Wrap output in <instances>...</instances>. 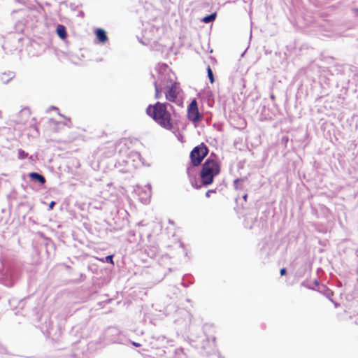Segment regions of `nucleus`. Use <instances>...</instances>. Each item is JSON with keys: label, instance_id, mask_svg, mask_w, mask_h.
Masks as SVG:
<instances>
[{"label": "nucleus", "instance_id": "nucleus-14", "mask_svg": "<svg viewBox=\"0 0 358 358\" xmlns=\"http://www.w3.org/2000/svg\"><path fill=\"white\" fill-rule=\"evenodd\" d=\"M56 34L62 40L67 38L66 28L64 25L58 24L56 27Z\"/></svg>", "mask_w": 358, "mask_h": 358}, {"label": "nucleus", "instance_id": "nucleus-23", "mask_svg": "<svg viewBox=\"0 0 358 358\" xmlns=\"http://www.w3.org/2000/svg\"><path fill=\"white\" fill-rule=\"evenodd\" d=\"M29 157V153L22 149L17 150V158L19 159H25Z\"/></svg>", "mask_w": 358, "mask_h": 358}, {"label": "nucleus", "instance_id": "nucleus-43", "mask_svg": "<svg viewBox=\"0 0 358 358\" xmlns=\"http://www.w3.org/2000/svg\"><path fill=\"white\" fill-rule=\"evenodd\" d=\"M84 15L83 12V11H81V12H80V15Z\"/></svg>", "mask_w": 358, "mask_h": 358}, {"label": "nucleus", "instance_id": "nucleus-41", "mask_svg": "<svg viewBox=\"0 0 358 358\" xmlns=\"http://www.w3.org/2000/svg\"><path fill=\"white\" fill-rule=\"evenodd\" d=\"M50 120H51V121H52L55 124H57V121L53 120L52 119H51Z\"/></svg>", "mask_w": 358, "mask_h": 358}, {"label": "nucleus", "instance_id": "nucleus-33", "mask_svg": "<svg viewBox=\"0 0 358 358\" xmlns=\"http://www.w3.org/2000/svg\"><path fill=\"white\" fill-rule=\"evenodd\" d=\"M46 245L55 248V243L50 239L48 240V243H46Z\"/></svg>", "mask_w": 358, "mask_h": 358}, {"label": "nucleus", "instance_id": "nucleus-16", "mask_svg": "<svg viewBox=\"0 0 358 358\" xmlns=\"http://www.w3.org/2000/svg\"><path fill=\"white\" fill-rule=\"evenodd\" d=\"M156 71H157V74H159L160 72L162 73H171L169 66L164 63L158 64L157 66L156 67Z\"/></svg>", "mask_w": 358, "mask_h": 358}, {"label": "nucleus", "instance_id": "nucleus-6", "mask_svg": "<svg viewBox=\"0 0 358 358\" xmlns=\"http://www.w3.org/2000/svg\"><path fill=\"white\" fill-rule=\"evenodd\" d=\"M164 94L166 100L176 103L177 106L181 108L183 107V100L179 98L180 89L178 84L171 85L170 87L164 88Z\"/></svg>", "mask_w": 358, "mask_h": 358}, {"label": "nucleus", "instance_id": "nucleus-22", "mask_svg": "<svg viewBox=\"0 0 358 358\" xmlns=\"http://www.w3.org/2000/svg\"><path fill=\"white\" fill-rule=\"evenodd\" d=\"M206 71H207V76L209 79V81L210 83L213 84L215 82V76H214L213 70L209 65L207 66Z\"/></svg>", "mask_w": 358, "mask_h": 358}, {"label": "nucleus", "instance_id": "nucleus-29", "mask_svg": "<svg viewBox=\"0 0 358 358\" xmlns=\"http://www.w3.org/2000/svg\"><path fill=\"white\" fill-rule=\"evenodd\" d=\"M287 273V270L285 267H282L280 269V274L281 276L285 275Z\"/></svg>", "mask_w": 358, "mask_h": 358}, {"label": "nucleus", "instance_id": "nucleus-18", "mask_svg": "<svg viewBox=\"0 0 358 358\" xmlns=\"http://www.w3.org/2000/svg\"><path fill=\"white\" fill-rule=\"evenodd\" d=\"M15 77V73L13 71H9L8 73H3L1 76V80L2 83L6 84L10 80H12Z\"/></svg>", "mask_w": 358, "mask_h": 358}, {"label": "nucleus", "instance_id": "nucleus-12", "mask_svg": "<svg viewBox=\"0 0 358 358\" xmlns=\"http://www.w3.org/2000/svg\"><path fill=\"white\" fill-rule=\"evenodd\" d=\"M94 34L99 43L105 44L108 41L107 33L105 29L102 28H96Z\"/></svg>", "mask_w": 358, "mask_h": 358}, {"label": "nucleus", "instance_id": "nucleus-36", "mask_svg": "<svg viewBox=\"0 0 358 358\" xmlns=\"http://www.w3.org/2000/svg\"><path fill=\"white\" fill-rule=\"evenodd\" d=\"M248 195L247 193H245L242 195V199L245 201H247V199H248Z\"/></svg>", "mask_w": 358, "mask_h": 358}, {"label": "nucleus", "instance_id": "nucleus-45", "mask_svg": "<svg viewBox=\"0 0 358 358\" xmlns=\"http://www.w3.org/2000/svg\"><path fill=\"white\" fill-rule=\"evenodd\" d=\"M271 99H274V96L273 95H271Z\"/></svg>", "mask_w": 358, "mask_h": 358}, {"label": "nucleus", "instance_id": "nucleus-8", "mask_svg": "<svg viewBox=\"0 0 358 358\" xmlns=\"http://www.w3.org/2000/svg\"><path fill=\"white\" fill-rule=\"evenodd\" d=\"M120 331L113 327H108L105 332V337L107 341L112 343H122L120 338Z\"/></svg>", "mask_w": 358, "mask_h": 358}, {"label": "nucleus", "instance_id": "nucleus-44", "mask_svg": "<svg viewBox=\"0 0 358 358\" xmlns=\"http://www.w3.org/2000/svg\"><path fill=\"white\" fill-rule=\"evenodd\" d=\"M249 227V229H251L252 228V225H250V227Z\"/></svg>", "mask_w": 358, "mask_h": 358}, {"label": "nucleus", "instance_id": "nucleus-17", "mask_svg": "<svg viewBox=\"0 0 358 358\" xmlns=\"http://www.w3.org/2000/svg\"><path fill=\"white\" fill-rule=\"evenodd\" d=\"M216 17H217V13L213 12V13H211L210 14H208V15H206V16H204L201 19V22L205 24H210V23H212L215 20Z\"/></svg>", "mask_w": 358, "mask_h": 358}, {"label": "nucleus", "instance_id": "nucleus-15", "mask_svg": "<svg viewBox=\"0 0 358 358\" xmlns=\"http://www.w3.org/2000/svg\"><path fill=\"white\" fill-rule=\"evenodd\" d=\"M194 278L191 274H185L182 276L181 285L184 287H188L194 283Z\"/></svg>", "mask_w": 358, "mask_h": 358}, {"label": "nucleus", "instance_id": "nucleus-1", "mask_svg": "<svg viewBox=\"0 0 358 358\" xmlns=\"http://www.w3.org/2000/svg\"><path fill=\"white\" fill-rule=\"evenodd\" d=\"M146 114L167 130H173L180 122V116L176 113L174 106L167 102L157 101L155 104L148 105Z\"/></svg>", "mask_w": 358, "mask_h": 358}, {"label": "nucleus", "instance_id": "nucleus-39", "mask_svg": "<svg viewBox=\"0 0 358 358\" xmlns=\"http://www.w3.org/2000/svg\"><path fill=\"white\" fill-rule=\"evenodd\" d=\"M19 304H20V306H21L22 307V306H23V305H24V303H23V301H20L19 302Z\"/></svg>", "mask_w": 358, "mask_h": 358}, {"label": "nucleus", "instance_id": "nucleus-21", "mask_svg": "<svg viewBox=\"0 0 358 358\" xmlns=\"http://www.w3.org/2000/svg\"><path fill=\"white\" fill-rule=\"evenodd\" d=\"M153 85L155 86V99H160L162 96V90H160V87H159L160 85H159V84H158V81L155 80L153 82Z\"/></svg>", "mask_w": 358, "mask_h": 358}, {"label": "nucleus", "instance_id": "nucleus-13", "mask_svg": "<svg viewBox=\"0 0 358 358\" xmlns=\"http://www.w3.org/2000/svg\"><path fill=\"white\" fill-rule=\"evenodd\" d=\"M29 115V109L28 108H24L18 113L15 121L20 124H24L27 122Z\"/></svg>", "mask_w": 358, "mask_h": 358}, {"label": "nucleus", "instance_id": "nucleus-31", "mask_svg": "<svg viewBox=\"0 0 358 358\" xmlns=\"http://www.w3.org/2000/svg\"><path fill=\"white\" fill-rule=\"evenodd\" d=\"M0 353L1 354H6L7 353V350L1 343H0Z\"/></svg>", "mask_w": 358, "mask_h": 358}, {"label": "nucleus", "instance_id": "nucleus-26", "mask_svg": "<svg viewBox=\"0 0 358 358\" xmlns=\"http://www.w3.org/2000/svg\"><path fill=\"white\" fill-rule=\"evenodd\" d=\"M151 189H152V187H151V185L150 183L147 184L145 186V194L146 196H150L151 195Z\"/></svg>", "mask_w": 358, "mask_h": 358}, {"label": "nucleus", "instance_id": "nucleus-35", "mask_svg": "<svg viewBox=\"0 0 358 358\" xmlns=\"http://www.w3.org/2000/svg\"><path fill=\"white\" fill-rule=\"evenodd\" d=\"M29 159V161L30 162H34L35 161V158L33 155H29V157H27Z\"/></svg>", "mask_w": 358, "mask_h": 358}, {"label": "nucleus", "instance_id": "nucleus-40", "mask_svg": "<svg viewBox=\"0 0 358 358\" xmlns=\"http://www.w3.org/2000/svg\"><path fill=\"white\" fill-rule=\"evenodd\" d=\"M314 283H315V285H318V280H315Z\"/></svg>", "mask_w": 358, "mask_h": 358}, {"label": "nucleus", "instance_id": "nucleus-9", "mask_svg": "<svg viewBox=\"0 0 358 358\" xmlns=\"http://www.w3.org/2000/svg\"><path fill=\"white\" fill-rule=\"evenodd\" d=\"M173 73H162L161 72L158 74V83L159 82L160 87L163 89L170 87L171 85H176V83L173 81Z\"/></svg>", "mask_w": 358, "mask_h": 358}, {"label": "nucleus", "instance_id": "nucleus-20", "mask_svg": "<svg viewBox=\"0 0 358 358\" xmlns=\"http://www.w3.org/2000/svg\"><path fill=\"white\" fill-rule=\"evenodd\" d=\"M246 180V178H238L234 180V186L236 189H243V182Z\"/></svg>", "mask_w": 358, "mask_h": 358}, {"label": "nucleus", "instance_id": "nucleus-4", "mask_svg": "<svg viewBox=\"0 0 358 358\" xmlns=\"http://www.w3.org/2000/svg\"><path fill=\"white\" fill-rule=\"evenodd\" d=\"M187 118L190 121L195 128L201 126L203 116L199 112L197 101L194 99L187 108Z\"/></svg>", "mask_w": 358, "mask_h": 358}, {"label": "nucleus", "instance_id": "nucleus-32", "mask_svg": "<svg viewBox=\"0 0 358 358\" xmlns=\"http://www.w3.org/2000/svg\"><path fill=\"white\" fill-rule=\"evenodd\" d=\"M301 285L302 287H306V288H308L309 289H313V288H312L310 285L306 284V281L301 282Z\"/></svg>", "mask_w": 358, "mask_h": 358}, {"label": "nucleus", "instance_id": "nucleus-28", "mask_svg": "<svg viewBox=\"0 0 358 358\" xmlns=\"http://www.w3.org/2000/svg\"><path fill=\"white\" fill-rule=\"evenodd\" d=\"M216 192V189H208L206 192V196L207 198H209L210 196V194H213V193H215Z\"/></svg>", "mask_w": 358, "mask_h": 358}, {"label": "nucleus", "instance_id": "nucleus-27", "mask_svg": "<svg viewBox=\"0 0 358 358\" xmlns=\"http://www.w3.org/2000/svg\"><path fill=\"white\" fill-rule=\"evenodd\" d=\"M207 99H208V106H212L213 105L211 103H210V101H211L213 103L214 102V95L212 93V92H208L207 93Z\"/></svg>", "mask_w": 358, "mask_h": 358}, {"label": "nucleus", "instance_id": "nucleus-3", "mask_svg": "<svg viewBox=\"0 0 358 358\" xmlns=\"http://www.w3.org/2000/svg\"><path fill=\"white\" fill-rule=\"evenodd\" d=\"M19 271L15 266L8 262H2L0 270V281L6 287H13L18 278Z\"/></svg>", "mask_w": 358, "mask_h": 358}, {"label": "nucleus", "instance_id": "nucleus-7", "mask_svg": "<svg viewBox=\"0 0 358 358\" xmlns=\"http://www.w3.org/2000/svg\"><path fill=\"white\" fill-rule=\"evenodd\" d=\"M199 166H194L191 161L187 165V174L188 176L189 180L192 186L196 189H201L200 182H199Z\"/></svg>", "mask_w": 358, "mask_h": 358}, {"label": "nucleus", "instance_id": "nucleus-30", "mask_svg": "<svg viewBox=\"0 0 358 358\" xmlns=\"http://www.w3.org/2000/svg\"><path fill=\"white\" fill-rule=\"evenodd\" d=\"M55 204H56V201H52L49 203V205H48V210H52V209H53V208H54V206H55Z\"/></svg>", "mask_w": 358, "mask_h": 358}, {"label": "nucleus", "instance_id": "nucleus-11", "mask_svg": "<svg viewBox=\"0 0 358 358\" xmlns=\"http://www.w3.org/2000/svg\"><path fill=\"white\" fill-rule=\"evenodd\" d=\"M30 182L34 183H38L41 186H43L46 182V179L44 176L38 172H30L27 174Z\"/></svg>", "mask_w": 358, "mask_h": 358}, {"label": "nucleus", "instance_id": "nucleus-5", "mask_svg": "<svg viewBox=\"0 0 358 358\" xmlns=\"http://www.w3.org/2000/svg\"><path fill=\"white\" fill-rule=\"evenodd\" d=\"M208 154V148L206 144L201 143L195 146L190 152L189 161L194 166H199Z\"/></svg>", "mask_w": 358, "mask_h": 358}, {"label": "nucleus", "instance_id": "nucleus-25", "mask_svg": "<svg viewBox=\"0 0 358 358\" xmlns=\"http://www.w3.org/2000/svg\"><path fill=\"white\" fill-rule=\"evenodd\" d=\"M289 136H282L281 139H280V143L281 145H282L284 148H287V143L289 142Z\"/></svg>", "mask_w": 358, "mask_h": 358}, {"label": "nucleus", "instance_id": "nucleus-34", "mask_svg": "<svg viewBox=\"0 0 358 358\" xmlns=\"http://www.w3.org/2000/svg\"><path fill=\"white\" fill-rule=\"evenodd\" d=\"M131 345H134V347H140L141 346V344L139 343H137V342H135V341H131Z\"/></svg>", "mask_w": 358, "mask_h": 358}, {"label": "nucleus", "instance_id": "nucleus-24", "mask_svg": "<svg viewBox=\"0 0 358 358\" xmlns=\"http://www.w3.org/2000/svg\"><path fill=\"white\" fill-rule=\"evenodd\" d=\"M114 255H109L101 259V262L103 263L110 264L114 265L113 261Z\"/></svg>", "mask_w": 358, "mask_h": 358}, {"label": "nucleus", "instance_id": "nucleus-42", "mask_svg": "<svg viewBox=\"0 0 358 358\" xmlns=\"http://www.w3.org/2000/svg\"><path fill=\"white\" fill-rule=\"evenodd\" d=\"M18 2L20 3H22V0H17Z\"/></svg>", "mask_w": 358, "mask_h": 358}, {"label": "nucleus", "instance_id": "nucleus-19", "mask_svg": "<svg viewBox=\"0 0 358 358\" xmlns=\"http://www.w3.org/2000/svg\"><path fill=\"white\" fill-rule=\"evenodd\" d=\"M171 131L174 134V135L176 136V138H178V140L180 142H181V143L184 142V136L180 133V131L179 130L178 124L176 125L174 129Z\"/></svg>", "mask_w": 358, "mask_h": 358}, {"label": "nucleus", "instance_id": "nucleus-38", "mask_svg": "<svg viewBox=\"0 0 358 358\" xmlns=\"http://www.w3.org/2000/svg\"><path fill=\"white\" fill-rule=\"evenodd\" d=\"M50 108L52 110H58V108L57 107H55V106H51Z\"/></svg>", "mask_w": 358, "mask_h": 358}, {"label": "nucleus", "instance_id": "nucleus-10", "mask_svg": "<svg viewBox=\"0 0 358 358\" xmlns=\"http://www.w3.org/2000/svg\"><path fill=\"white\" fill-rule=\"evenodd\" d=\"M278 248L273 241L266 242L260 249L262 256L269 257L273 256L277 251Z\"/></svg>", "mask_w": 358, "mask_h": 358}, {"label": "nucleus", "instance_id": "nucleus-2", "mask_svg": "<svg viewBox=\"0 0 358 358\" xmlns=\"http://www.w3.org/2000/svg\"><path fill=\"white\" fill-rule=\"evenodd\" d=\"M221 172V162L215 152H211L201 166L199 182L201 188L210 185Z\"/></svg>", "mask_w": 358, "mask_h": 358}, {"label": "nucleus", "instance_id": "nucleus-37", "mask_svg": "<svg viewBox=\"0 0 358 358\" xmlns=\"http://www.w3.org/2000/svg\"><path fill=\"white\" fill-rule=\"evenodd\" d=\"M354 13L357 17H358V8L354 10Z\"/></svg>", "mask_w": 358, "mask_h": 358}]
</instances>
